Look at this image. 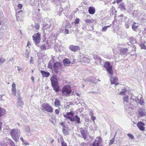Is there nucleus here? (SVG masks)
Masks as SVG:
<instances>
[{
    "instance_id": "42",
    "label": "nucleus",
    "mask_w": 146,
    "mask_h": 146,
    "mask_svg": "<svg viewBox=\"0 0 146 146\" xmlns=\"http://www.w3.org/2000/svg\"><path fill=\"white\" fill-rule=\"evenodd\" d=\"M90 79H91V80H90V82H92L93 83H95V81L94 80H95V78L94 77H90Z\"/></svg>"
},
{
    "instance_id": "17",
    "label": "nucleus",
    "mask_w": 146,
    "mask_h": 146,
    "mask_svg": "<svg viewBox=\"0 0 146 146\" xmlns=\"http://www.w3.org/2000/svg\"><path fill=\"white\" fill-rule=\"evenodd\" d=\"M127 50L128 49L127 48L121 49L120 51V54L122 56L125 57L127 55Z\"/></svg>"
},
{
    "instance_id": "34",
    "label": "nucleus",
    "mask_w": 146,
    "mask_h": 146,
    "mask_svg": "<svg viewBox=\"0 0 146 146\" xmlns=\"http://www.w3.org/2000/svg\"><path fill=\"white\" fill-rule=\"evenodd\" d=\"M68 129H62V132L64 135H67L68 134V132L67 130Z\"/></svg>"
},
{
    "instance_id": "52",
    "label": "nucleus",
    "mask_w": 146,
    "mask_h": 146,
    "mask_svg": "<svg viewBox=\"0 0 146 146\" xmlns=\"http://www.w3.org/2000/svg\"><path fill=\"white\" fill-rule=\"evenodd\" d=\"M23 7V5L22 4H19L18 5V7L19 9H21Z\"/></svg>"
},
{
    "instance_id": "58",
    "label": "nucleus",
    "mask_w": 146,
    "mask_h": 146,
    "mask_svg": "<svg viewBox=\"0 0 146 146\" xmlns=\"http://www.w3.org/2000/svg\"><path fill=\"white\" fill-rule=\"evenodd\" d=\"M65 33L66 34H68L69 33V31L67 29H66L65 31Z\"/></svg>"
},
{
    "instance_id": "63",
    "label": "nucleus",
    "mask_w": 146,
    "mask_h": 146,
    "mask_svg": "<svg viewBox=\"0 0 146 146\" xmlns=\"http://www.w3.org/2000/svg\"><path fill=\"white\" fill-rule=\"evenodd\" d=\"M144 103V101L143 100H141L139 102V103L141 105Z\"/></svg>"
},
{
    "instance_id": "50",
    "label": "nucleus",
    "mask_w": 146,
    "mask_h": 146,
    "mask_svg": "<svg viewBox=\"0 0 146 146\" xmlns=\"http://www.w3.org/2000/svg\"><path fill=\"white\" fill-rule=\"evenodd\" d=\"M91 116V119L93 121H94L96 119V117L95 116H93V115Z\"/></svg>"
},
{
    "instance_id": "22",
    "label": "nucleus",
    "mask_w": 146,
    "mask_h": 146,
    "mask_svg": "<svg viewBox=\"0 0 146 146\" xmlns=\"http://www.w3.org/2000/svg\"><path fill=\"white\" fill-rule=\"evenodd\" d=\"M54 103L55 106L59 107V106H60L61 103L60 100L59 99H56L55 100Z\"/></svg>"
},
{
    "instance_id": "46",
    "label": "nucleus",
    "mask_w": 146,
    "mask_h": 146,
    "mask_svg": "<svg viewBox=\"0 0 146 146\" xmlns=\"http://www.w3.org/2000/svg\"><path fill=\"white\" fill-rule=\"evenodd\" d=\"M114 10H113V9H111L110 11V15H113V11Z\"/></svg>"
},
{
    "instance_id": "9",
    "label": "nucleus",
    "mask_w": 146,
    "mask_h": 146,
    "mask_svg": "<svg viewBox=\"0 0 146 146\" xmlns=\"http://www.w3.org/2000/svg\"><path fill=\"white\" fill-rule=\"evenodd\" d=\"M80 132L82 136V138L84 139H86L87 135L88 133V131L85 128H81L80 129Z\"/></svg>"
},
{
    "instance_id": "3",
    "label": "nucleus",
    "mask_w": 146,
    "mask_h": 146,
    "mask_svg": "<svg viewBox=\"0 0 146 146\" xmlns=\"http://www.w3.org/2000/svg\"><path fill=\"white\" fill-rule=\"evenodd\" d=\"M72 92L70 87L69 86H64L62 90V95L64 96H68Z\"/></svg>"
},
{
    "instance_id": "2",
    "label": "nucleus",
    "mask_w": 146,
    "mask_h": 146,
    "mask_svg": "<svg viewBox=\"0 0 146 146\" xmlns=\"http://www.w3.org/2000/svg\"><path fill=\"white\" fill-rule=\"evenodd\" d=\"M20 133V130L16 129H12L10 133L13 139L15 141H17L19 139Z\"/></svg>"
},
{
    "instance_id": "19",
    "label": "nucleus",
    "mask_w": 146,
    "mask_h": 146,
    "mask_svg": "<svg viewBox=\"0 0 146 146\" xmlns=\"http://www.w3.org/2000/svg\"><path fill=\"white\" fill-rule=\"evenodd\" d=\"M22 13L23 11H20L18 12V14L17 13V19L18 21H23V17L21 15L20 16L19 15L20 13Z\"/></svg>"
},
{
    "instance_id": "48",
    "label": "nucleus",
    "mask_w": 146,
    "mask_h": 146,
    "mask_svg": "<svg viewBox=\"0 0 146 146\" xmlns=\"http://www.w3.org/2000/svg\"><path fill=\"white\" fill-rule=\"evenodd\" d=\"M79 19H76L75 20L74 23L76 24H78L79 23Z\"/></svg>"
},
{
    "instance_id": "1",
    "label": "nucleus",
    "mask_w": 146,
    "mask_h": 146,
    "mask_svg": "<svg viewBox=\"0 0 146 146\" xmlns=\"http://www.w3.org/2000/svg\"><path fill=\"white\" fill-rule=\"evenodd\" d=\"M52 86L53 89L56 92L59 91L58 82L57 79L55 76H52L50 78Z\"/></svg>"
},
{
    "instance_id": "57",
    "label": "nucleus",
    "mask_w": 146,
    "mask_h": 146,
    "mask_svg": "<svg viewBox=\"0 0 146 146\" xmlns=\"http://www.w3.org/2000/svg\"><path fill=\"white\" fill-rule=\"evenodd\" d=\"M62 146H67L66 143L64 142H62Z\"/></svg>"
},
{
    "instance_id": "53",
    "label": "nucleus",
    "mask_w": 146,
    "mask_h": 146,
    "mask_svg": "<svg viewBox=\"0 0 146 146\" xmlns=\"http://www.w3.org/2000/svg\"><path fill=\"white\" fill-rule=\"evenodd\" d=\"M23 143L26 145H29V143L27 142L25 140H24Z\"/></svg>"
},
{
    "instance_id": "64",
    "label": "nucleus",
    "mask_w": 146,
    "mask_h": 146,
    "mask_svg": "<svg viewBox=\"0 0 146 146\" xmlns=\"http://www.w3.org/2000/svg\"><path fill=\"white\" fill-rule=\"evenodd\" d=\"M99 57H98L97 56H95L94 57V59L96 60H97L98 58H99Z\"/></svg>"
},
{
    "instance_id": "20",
    "label": "nucleus",
    "mask_w": 146,
    "mask_h": 146,
    "mask_svg": "<svg viewBox=\"0 0 146 146\" xmlns=\"http://www.w3.org/2000/svg\"><path fill=\"white\" fill-rule=\"evenodd\" d=\"M40 72L42 75V76L43 77H48L50 75V73L48 72H46L44 71L41 70Z\"/></svg>"
},
{
    "instance_id": "49",
    "label": "nucleus",
    "mask_w": 146,
    "mask_h": 146,
    "mask_svg": "<svg viewBox=\"0 0 146 146\" xmlns=\"http://www.w3.org/2000/svg\"><path fill=\"white\" fill-rule=\"evenodd\" d=\"M90 116H93L94 115V114L93 113V112H92V110H90Z\"/></svg>"
},
{
    "instance_id": "12",
    "label": "nucleus",
    "mask_w": 146,
    "mask_h": 146,
    "mask_svg": "<svg viewBox=\"0 0 146 146\" xmlns=\"http://www.w3.org/2000/svg\"><path fill=\"white\" fill-rule=\"evenodd\" d=\"M69 49L73 52H75L80 50V48L77 46L70 45L69 47Z\"/></svg>"
},
{
    "instance_id": "33",
    "label": "nucleus",
    "mask_w": 146,
    "mask_h": 146,
    "mask_svg": "<svg viewBox=\"0 0 146 146\" xmlns=\"http://www.w3.org/2000/svg\"><path fill=\"white\" fill-rule=\"evenodd\" d=\"M102 61V59L99 58H97V60H96L95 62L97 64H98L101 63Z\"/></svg>"
},
{
    "instance_id": "24",
    "label": "nucleus",
    "mask_w": 146,
    "mask_h": 146,
    "mask_svg": "<svg viewBox=\"0 0 146 146\" xmlns=\"http://www.w3.org/2000/svg\"><path fill=\"white\" fill-rule=\"evenodd\" d=\"M119 8L121 11H123L124 10H126V6L125 7L124 3H121L119 6Z\"/></svg>"
},
{
    "instance_id": "8",
    "label": "nucleus",
    "mask_w": 146,
    "mask_h": 146,
    "mask_svg": "<svg viewBox=\"0 0 146 146\" xmlns=\"http://www.w3.org/2000/svg\"><path fill=\"white\" fill-rule=\"evenodd\" d=\"M62 67L61 64L59 62H56L53 65L54 71L56 73H58L61 70Z\"/></svg>"
},
{
    "instance_id": "26",
    "label": "nucleus",
    "mask_w": 146,
    "mask_h": 146,
    "mask_svg": "<svg viewBox=\"0 0 146 146\" xmlns=\"http://www.w3.org/2000/svg\"><path fill=\"white\" fill-rule=\"evenodd\" d=\"M5 112V110L4 109L0 108V117L4 115Z\"/></svg>"
},
{
    "instance_id": "45",
    "label": "nucleus",
    "mask_w": 146,
    "mask_h": 146,
    "mask_svg": "<svg viewBox=\"0 0 146 146\" xmlns=\"http://www.w3.org/2000/svg\"><path fill=\"white\" fill-rule=\"evenodd\" d=\"M60 109H56L55 110V113L57 115H58L59 114L60 112Z\"/></svg>"
},
{
    "instance_id": "25",
    "label": "nucleus",
    "mask_w": 146,
    "mask_h": 146,
    "mask_svg": "<svg viewBox=\"0 0 146 146\" xmlns=\"http://www.w3.org/2000/svg\"><path fill=\"white\" fill-rule=\"evenodd\" d=\"M136 23L135 22H134L132 25V28L133 30L134 31H136V29L137 28L138 26L136 25Z\"/></svg>"
},
{
    "instance_id": "55",
    "label": "nucleus",
    "mask_w": 146,
    "mask_h": 146,
    "mask_svg": "<svg viewBox=\"0 0 146 146\" xmlns=\"http://www.w3.org/2000/svg\"><path fill=\"white\" fill-rule=\"evenodd\" d=\"M80 145L81 146H86V143L84 142H82L81 143Z\"/></svg>"
},
{
    "instance_id": "40",
    "label": "nucleus",
    "mask_w": 146,
    "mask_h": 146,
    "mask_svg": "<svg viewBox=\"0 0 146 146\" xmlns=\"http://www.w3.org/2000/svg\"><path fill=\"white\" fill-rule=\"evenodd\" d=\"M18 105L20 106L21 107H22L23 105V102L21 101V100H19L18 102Z\"/></svg>"
},
{
    "instance_id": "60",
    "label": "nucleus",
    "mask_w": 146,
    "mask_h": 146,
    "mask_svg": "<svg viewBox=\"0 0 146 146\" xmlns=\"http://www.w3.org/2000/svg\"><path fill=\"white\" fill-rule=\"evenodd\" d=\"M60 124L62 126H64V125H65L64 123L63 122H62L60 123Z\"/></svg>"
},
{
    "instance_id": "29",
    "label": "nucleus",
    "mask_w": 146,
    "mask_h": 146,
    "mask_svg": "<svg viewBox=\"0 0 146 146\" xmlns=\"http://www.w3.org/2000/svg\"><path fill=\"white\" fill-rule=\"evenodd\" d=\"M139 14V12L138 11H135L133 12L132 13L133 15L135 17H137L138 16V14Z\"/></svg>"
},
{
    "instance_id": "37",
    "label": "nucleus",
    "mask_w": 146,
    "mask_h": 146,
    "mask_svg": "<svg viewBox=\"0 0 146 146\" xmlns=\"http://www.w3.org/2000/svg\"><path fill=\"white\" fill-rule=\"evenodd\" d=\"M110 27V25L105 26L102 28V31L103 32H105L106 31L107 29Z\"/></svg>"
},
{
    "instance_id": "28",
    "label": "nucleus",
    "mask_w": 146,
    "mask_h": 146,
    "mask_svg": "<svg viewBox=\"0 0 146 146\" xmlns=\"http://www.w3.org/2000/svg\"><path fill=\"white\" fill-rule=\"evenodd\" d=\"M81 60L85 63L89 62L90 61L89 60L85 57H84L81 58Z\"/></svg>"
},
{
    "instance_id": "38",
    "label": "nucleus",
    "mask_w": 146,
    "mask_h": 146,
    "mask_svg": "<svg viewBox=\"0 0 146 146\" xmlns=\"http://www.w3.org/2000/svg\"><path fill=\"white\" fill-rule=\"evenodd\" d=\"M127 135L129 137V139H134V136L131 134L128 133L127 134Z\"/></svg>"
},
{
    "instance_id": "32",
    "label": "nucleus",
    "mask_w": 146,
    "mask_h": 146,
    "mask_svg": "<svg viewBox=\"0 0 146 146\" xmlns=\"http://www.w3.org/2000/svg\"><path fill=\"white\" fill-rule=\"evenodd\" d=\"M86 23L87 25L92 23L93 22V20L92 19H86L85 20Z\"/></svg>"
},
{
    "instance_id": "6",
    "label": "nucleus",
    "mask_w": 146,
    "mask_h": 146,
    "mask_svg": "<svg viewBox=\"0 0 146 146\" xmlns=\"http://www.w3.org/2000/svg\"><path fill=\"white\" fill-rule=\"evenodd\" d=\"M102 139L100 136L96 137L92 144V146H103L102 144Z\"/></svg>"
},
{
    "instance_id": "56",
    "label": "nucleus",
    "mask_w": 146,
    "mask_h": 146,
    "mask_svg": "<svg viewBox=\"0 0 146 146\" xmlns=\"http://www.w3.org/2000/svg\"><path fill=\"white\" fill-rule=\"evenodd\" d=\"M35 27L36 29L38 30L39 28V25H36L35 26Z\"/></svg>"
},
{
    "instance_id": "51",
    "label": "nucleus",
    "mask_w": 146,
    "mask_h": 146,
    "mask_svg": "<svg viewBox=\"0 0 146 146\" xmlns=\"http://www.w3.org/2000/svg\"><path fill=\"white\" fill-rule=\"evenodd\" d=\"M30 63L32 64H33V59L32 57H31V58L30 60Z\"/></svg>"
},
{
    "instance_id": "14",
    "label": "nucleus",
    "mask_w": 146,
    "mask_h": 146,
    "mask_svg": "<svg viewBox=\"0 0 146 146\" xmlns=\"http://www.w3.org/2000/svg\"><path fill=\"white\" fill-rule=\"evenodd\" d=\"M145 125V123L141 121L138 122L137 124V127L141 131L145 130V128L144 127Z\"/></svg>"
},
{
    "instance_id": "47",
    "label": "nucleus",
    "mask_w": 146,
    "mask_h": 146,
    "mask_svg": "<svg viewBox=\"0 0 146 146\" xmlns=\"http://www.w3.org/2000/svg\"><path fill=\"white\" fill-rule=\"evenodd\" d=\"M132 51H134L135 52L136 51V48L135 46L133 45L132 47Z\"/></svg>"
},
{
    "instance_id": "36",
    "label": "nucleus",
    "mask_w": 146,
    "mask_h": 146,
    "mask_svg": "<svg viewBox=\"0 0 146 146\" xmlns=\"http://www.w3.org/2000/svg\"><path fill=\"white\" fill-rule=\"evenodd\" d=\"M47 44V42H46L45 44H44L43 45H42L40 46V48L41 50H45L46 49V44Z\"/></svg>"
},
{
    "instance_id": "11",
    "label": "nucleus",
    "mask_w": 146,
    "mask_h": 146,
    "mask_svg": "<svg viewBox=\"0 0 146 146\" xmlns=\"http://www.w3.org/2000/svg\"><path fill=\"white\" fill-rule=\"evenodd\" d=\"M74 114V113L73 112L70 111L69 112L67 113L66 114H63V115L64 117L68 119L71 121V119H72L73 117Z\"/></svg>"
},
{
    "instance_id": "44",
    "label": "nucleus",
    "mask_w": 146,
    "mask_h": 146,
    "mask_svg": "<svg viewBox=\"0 0 146 146\" xmlns=\"http://www.w3.org/2000/svg\"><path fill=\"white\" fill-rule=\"evenodd\" d=\"M26 131L28 132H30V130L28 125L26 127Z\"/></svg>"
},
{
    "instance_id": "54",
    "label": "nucleus",
    "mask_w": 146,
    "mask_h": 146,
    "mask_svg": "<svg viewBox=\"0 0 146 146\" xmlns=\"http://www.w3.org/2000/svg\"><path fill=\"white\" fill-rule=\"evenodd\" d=\"M137 98L135 97L134 96H131V99H132L133 100H136V99Z\"/></svg>"
},
{
    "instance_id": "15",
    "label": "nucleus",
    "mask_w": 146,
    "mask_h": 146,
    "mask_svg": "<svg viewBox=\"0 0 146 146\" xmlns=\"http://www.w3.org/2000/svg\"><path fill=\"white\" fill-rule=\"evenodd\" d=\"M139 115L141 117L145 116L146 113L145 110L142 108H141L138 110Z\"/></svg>"
},
{
    "instance_id": "43",
    "label": "nucleus",
    "mask_w": 146,
    "mask_h": 146,
    "mask_svg": "<svg viewBox=\"0 0 146 146\" xmlns=\"http://www.w3.org/2000/svg\"><path fill=\"white\" fill-rule=\"evenodd\" d=\"M5 61V60L4 58L1 57L0 59V63L2 64Z\"/></svg>"
},
{
    "instance_id": "7",
    "label": "nucleus",
    "mask_w": 146,
    "mask_h": 146,
    "mask_svg": "<svg viewBox=\"0 0 146 146\" xmlns=\"http://www.w3.org/2000/svg\"><path fill=\"white\" fill-rule=\"evenodd\" d=\"M33 39L36 45L39 43L40 40V35L39 33H36L33 36Z\"/></svg>"
},
{
    "instance_id": "27",
    "label": "nucleus",
    "mask_w": 146,
    "mask_h": 146,
    "mask_svg": "<svg viewBox=\"0 0 146 146\" xmlns=\"http://www.w3.org/2000/svg\"><path fill=\"white\" fill-rule=\"evenodd\" d=\"M129 42L131 44H133L135 42V40L133 37H131L129 38Z\"/></svg>"
},
{
    "instance_id": "59",
    "label": "nucleus",
    "mask_w": 146,
    "mask_h": 146,
    "mask_svg": "<svg viewBox=\"0 0 146 146\" xmlns=\"http://www.w3.org/2000/svg\"><path fill=\"white\" fill-rule=\"evenodd\" d=\"M116 2L118 4L120 3L122 1V0H115Z\"/></svg>"
},
{
    "instance_id": "62",
    "label": "nucleus",
    "mask_w": 146,
    "mask_h": 146,
    "mask_svg": "<svg viewBox=\"0 0 146 146\" xmlns=\"http://www.w3.org/2000/svg\"><path fill=\"white\" fill-rule=\"evenodd\" d=\"M3 13L2 11H1V10H0V18L1 17H2V15H3Z\"/></svg>"
},
{
    "instance_id": "4",
    "label": "nucleus",
    "mask_w": 146,
    "mask_h": 146,
    "mask_svg": "<svg viewBox=\"0 0 146 146\" xmlns=\"http://www.w3.org/2000/svg\"><path fill=\"white\" fill-rule=\"evenodd\" d=\"M42 109L44 111L52 113L53 112V109L49 104L44 103L41 105Z\"/></svg>"
},
{
    "instance_id": "41",
    "label": "nucleus",
    "mask_w": 146,
    "mask_h": 146,
    "mask_svg": "<svg viewBox=\"0 0 146 146\" xmlns=\"http://www.w3.org/2000/svg\"><path fill=\"white\" fill-rule=\"evenodd\" d=\"M12 94L15 96L16 95V90L15 88H12Z\"/></svg>"
},
{
    "instance_id": "30",
    "label": "nucleus",
    "mask_w": 146,
    "mask_h": 146,
    "mask_svg": "<svg viewBox=\"0 0 146 146\" xmlns=\"http://www.w3.org/2000/svg\"><path fill=\"white\" fill-rule=\"evenodd\" d=\"M139 46L141 47V48L146 49V42H145L144 44H140Z\"/></svg>"
},
{
    "instance_id": "35",
    "label": "nucleus",
    "mask_w": 146,
    "mask_h": 146,
    "mask_svg": "<svg viewBox=\"0 0 146 146\" xmlns=\"http://www.w3.org/2000/svg\"><path fill=\"white\" fill-rule=\"evenodd\" d=\"M29 51L27 49H26L25 52V57L26 58H27L28 59L29 58Z\"/></svg>"
},
{
    "instance_id": "10",
    "label": "nucleus",
    "mask_w": 146,
    "mask_h": 146,
    "mask_svg": "<svg viewBox=\"0 0 146 146\" xmlns=\"http://www.w3.org/2000/svg\"><path fill=\"white\" fill-rule=\"evenodd\" d=\"M123 102L125 105V108L126 110H127L129 108L128 105L129 104V96H125L123 98Z\"/></svg>"
},
{
    "instance_id": "13",
    "label": "nucleus",
    "mask_w": 146,
    "mask_h": 146,
    "mask_svg": "<svg viewBox=\"0 0 146 146\" xmlns=\"http://www.w3.org/2000/svg\"><path fill=\"white\" fill-rule=\"evenodd\" d=\"M111 84H115L116 87L117 85H118L119 83L118 82V79L116 77H111L110 79Z\"/></svg>"
},
{
    "instance_id": "39",
    "label": "nucleus",
    "mask_w": 146,
    "mask_h": 146,
    "mask_svg": "<svg viewBox=\"0 0 146 146\" xmlns=\"http://www.w3.org/2000/svg\"><path fill=\"white\" fill-rule=\"evenodd\" d=\"M126 91L125 89H122L121 91L119 92V94L120 95L125 94V92Z\"/></svg>"
},
{
    "instance_id": "21",
    "label": "nucleus",
    "mask_w": 146,
    "mask_h": 146,
    "mask_svg": "<svg viewBox=\"0 0 146 146\" xmlns=\"http://www.w3.org/2000/svg\"><path fill=\"white\" fill-rule=\"evenodd\" d=\"M63 62L64 66H66L67 64H70L71 63L70 60L68 58L64 59L63 60Z\"/></svg>"
},
{
    "instance_id": "31",
    "label": "nucleus",
    "mask_w": 146,
    "mask_h": 146,
    "mask_svg": "<svg viewBox=\"0 0 146 146\" xmlns=\"http://www.w3.org/2000/svg\"><path fill=\"white\" fill-rule=\"evenodd\" d=\"M116 134V133L114 135L113 137V138H112V139L111 140H110V143H109V145H111L113 143L115 139Z\"/></svg>"
},
{
    "instance_id": "5",
    "label": "nucleus",
    "mask_w": 146,
    "mask_h": 146,
    "mask_svg": "<svg viewBox=\"0 0 146 146\" xmlns=\"http://www.w3.org/2000/svg\"><path fill=\"white\" fill-rule=\"evenodd\" d=\"M104 67L110 75H112L113 74L112 67L109 62H107L105 63Z\"/></svg>"
},
{
    "instance_id": "61",
    "label": "nucleus",
    "mask_w": 146,
    "mask_h": 146,
    "mask_svg": "<svg viewBox=\"0 0 146 146\" xmlns=\"http://www.w3.org/2000/svg\"><path fill=\"white\" fill-rule=\"evenodd\" d=\"M12 88H15V87H16V85L15 83H13L12 84Z\"/></svg>"
},
{
    "instance_id": "23",
    "label": "nucleus",
    "mask_w": 146,
    "mask_h": 146,
    "mask_svg": "<svg viewBox=\"0 0 146 146\" xmlns=\"http://www.w3.org/2000/svg\"><path fill=\"white\" fill-rule=\"evenodd\" d=\"M95 9L93 7H90L88 9V12L91 14H94L95 12Z\"/></svg>"
},
{
    "instance_id": "18",
    "label": "nucleus",
    "mask_w": 146,
    "mask_h": 146,
    "mask_svg": "<svg viewBox=\"0 0 146 146\" xmlns=\"http://www.w3.org/2000/svg\"><path fill=\"white\" fill-rule=\"evenodd\" d=\"M133 7L130 3H128L126 5V10L129 13H130L132 10Z\"/></svg>"
},
{
    "instance_id": "16",
    "label": "nucleus",
    "mask_w": 146,
    "mask_h": 146,
    "mask_svg": "<svg viewBox=\"0 0 146 146\" xmlns=\"http://www.w3.org/2000/svg\"><path fill=\"white\" fill-rule=\"evenodd\" d=\"M80 118L77 115H76L72 117V119H71V121H76L77 123H80Z\"/></svg>"
}]
</instances>
